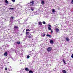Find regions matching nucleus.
Returning <instances> with one entry per match:
<instances>
[{
	"instance_id": "obj_5",
	"label": "nucleus",
	"mask_w": 73,
	"mask_h": 73,
	"mask_svg": "<svg viewBox=\"0 0 73 73\" xmlns=\"http://www.w3.org/2000/svg\"><path fill=\"white\" fill-rule=\"evenodd\" d=\"M27 37L28 38H32V37H33V35H31V34H30Z\"/></svg>"
},
{
	"instance_id": "obj_32",
	"label": "nucleus",
	"mask_w": 73,
	"mask_h": 73,
	"mask_svg": "<svg viewBox=\"0 0 73 73\" xmlns=\"http://www.w3.org/2000/svg\"><path fill=\"white\" fill-rule=\"evenodd\" d=\"M5 70H7V68H5Z\"/></svg>"
},
{
	"instance_id": "obj_6",
	"label": "nucleus",
	"mask_w": 73,
	"mask_h": 73,
	"mask_svg": "<svg viewBox=\"0 0 73 73\" xmlns=\"http://www.w3.org/2000/svg\"><path fill=\"white\" fill-rule=\"evenodd\" d=\"M18 29V26H16L15 25L14 26V31H16V29Z\"/></svg>"
},
{
	"instance_id": "obj_9",
	"label": "nucleus",
	"mask_w": 73,
	"mask_h": 73,
	"mask_svg": "<svg viewBox=\"0 0 73 73\" xmlns=\"http://www.w3.org/2000/svg\"><path fill=\"white\" fill-rule=\"evenodd\" d=\"M50 42L51 44H53V41L52 40H50Z\"/></svg>"
},
{
	"instance_id": "obj_35",
	"label": "nucleus",
	"mask_w": 73,
	"mask_h": 73,
	"mask_svg": "<svg viewBox=\"0 0 73 73\" xmlns=\"http://www.w3.org/2000/svg\"><path fill=\"white\" fill-rule=\"evenodd\" d=\"M8 69H9V68Z\"/></svg>"
},
{
	"instance_id": "obj_2",
	"label": "nucleus",
	"mask_w": 73,
	"mask_h": 73,
	"mask_svg": "<svg viewBox=\"0 0 73 73\" xmlns=\"http://www.w3.org/2000/svg\"><path fill=\"white\" fill-rule=\"evenodd\" d=\"M52 47H49L47 48V52H50L52 50Z\"/></svg>"
},
{
	"instance_id": "obj_23",
	"label": "nucleus",
	"mask_w": 73,
	"mask_h": 73,
	"mask_svg": "<svg viewBox=\"0 0 73 73\" xmlns=\"http://www.w3.org/2000/svg\"><path fill=\"white\" fill-rule=\"evenodd\" d=\"M42 23L44 24H46V23L45 21H43L42 22Z\"/></svg>"
},
{
	"instance_id": "obj_11",
	"label": "nucleus",
	"mask_w": 73,
	"mask_h": 73,
	"mask_svg": "<svg viewBox=\"0 0 73 73\" xmlns=\"http://www.w3.org/2000/svg\"><path fill=\"white\" fill-rule=\"evenodd\" d=\"M47 37H49L50 38H52V36L50 35H46Z\"/></svg>"
},
{
	"instance_id": "obj_4",
	"label": "nucleus",
	"mask_w": 73,
	"mask_h": 73,
	"mask_svg": "<svg viewBox=\"0 0 73 73\" xmlns=\"http://www.w3.org/2000/svg\"><path fill=\"white\" fill-rule=\"evenodd\" d=\"M4 56H5V57H7V56H8V53L7 52H5L4 54Z\"/></svg>"
},
{
	"instance_id": "obj_26",
	"label": "nucleus",
	"mask_w": 73,
	"mask_h": 73,
	"mask_svg": "<svg viewBox=\"0 0 73 73\" xmlns=\"http://www.w3.org/2000/svg\"><path fill=\"white\" fill-rule=\"evenodd\" d=\"M11 19H13V18H14V17H13V16L11 17Z\"/></svg>"
},
{
	"instance_id": "obj_27",
	"label": "nucleus",
	"mask_w": 73,
	"mask_h": 73,
	"mask_svg": "<svg viewBox=\"0 0 73 73\" xmlns=\"http://www.w3.org/2000/svg\"><path fill=\"white\" fill-rule=\"evenodd\" d=\"M51 27V25H48V27Z\"/></svg>"
},
{
	"instance_id": "obj_19",
	"label": "nucleus",
	"mask_w": 73,
	"mask_h": 73,
	"mask_svg": "<svg viewBox=\"0 0 73 73\" xmlns=\"http://www.w3.org/2000/svg\"><path fill=\"white\" fill-rule=\"evenodd\" d=\"M31 9L32 11H34V8H33V7H32Z\"/></svg>"
},
{
	"instance_id": "obj_24",
	"label": "nucleus",
	"mask_w": 73,
	"mask_h": 73,
	"mask_svg": "<svg viewBox=\"0 0 73 73\" xmlns=\"http://www.w3.org/2000/svg\"><path fill=\"white\" fill-rule=\"evenodd\" d=\"M52 12H53H53H55V10H54V9H52Z\"/></svg>"
},
{
	"instance_id": "obj_17",
	"label": "nucleus",
	"mask_w": 73,
	"mask_h": 73,
	"mask_svg": "<svg viewBox=\"0 0 73 73\" xmlns=\"http://www.w3.org/2000/svg\"><path fill=\"white\" fill-rule=\"evenodd\" d=\"M48 29L49 31H50V30H52V29L51 28L49 27H48Z\"/></svg>"
},
{
	"instance_id": "obj_18",
	"label": "nucleus",
	"mask_w": 73,
	"mask_h": 73,
	"mask_svg": "<svg viewBox=\"0 0 73 73\" xmlns=\"http://www.w3.org/2000/svg\"><path fill=\"white\" fill-rule=\"evenodd\" d=\"M5 3H7V4H8V3H9L7 1V0H5Z\"/></svg>"
},
{
	"instance_id": "obj_30",
	"label": "nucleus",
	"mask_w": 73,
	"mask_h": 73,
	"mask_svg": "<svg viewBox=\"0 0 73 73\" xmlns=\"http://www.w3.org/2000/svg\"><path fill=\"white\" fill-rule=\"evenodd\" d=\"M51 32L52 33H53V31L52 30H51Z\"/></svg>"
},
{
	"instance_id": "obj_15",
	"label": "nucleus",
	"mask_w": 73,
	"mask_h": 73,
	"mask_svg": "<svg viewBox=\"0 0 73 73\" xmlns=\"http://www.w3.org/2000/svg\"><path fill=\"white\" fill-rule=\"evenodd\" d=\"M41 4L42 5H44V1H41Z\"/></svg>"
},
{
	"instance_id": "obj_14",
	"label": "nucleus",
	"mask_w": 73,
	"mask_h": 73,
	"mask_svg": "<svg viewBox=\"0 0 73 73\" xmlns=\"http://www.w3.org/2000/svg\"><path fill=\"white\" fill-rule=\"evenodd\" d=\"M62 72L63 73H66V72L64 70H63Z\"/></svg>"
},
{
	"instance_id": "obj_21",
	"label": "nucleus",
	"mask_w": 73,
	"mask_h": 73,
	"mask_svg": "<svg viewBox=\"0 0 73 73\" xmlns=\"http://www.w3.org/2000/svg\"><path fill=\"white\" fill-rule=\"evenodd\" d=\"M29 73H33V71H32L31 70H30L29 71Z\"/></svg>"
},
{
	"instance_id": "obj_16",
	"label": "nucleus",
	"mask_w": 73,
	"mask_h": 73,
	"mask_svg": "<svg viewBox=\"0 0 73 73\" xmlns=\"http://www.w3.org/2000/svg\"><path fill=\"white\" fill-rule=\"evenodd\" d=\"M63 61L64 64H66V62H65V60H64V59H63Z\"/></svg>"
},
{
	"instance_id": "obj_13",
	"label": "nucleus",
	"mask_w": 73,
	"mask_h": 73,
	"mask_svg": "<svg viewBox=\"0 0 73 73\" xmlns=\"http://www.w3.org/2000/svg\"><path fill=\"white\" fill-rule=\"evenodd\" d=\"M41 36H42V37H45V34H41Z\"/></svg>"
},
{
	"instance_id": "obj_34",
	"label": "nucleus",
	"mask_w": 73,
	"mask_h": 73,
	"mask_svg": "<svg viewBox=\"0 0 73 73\" xmlns=\"http://www.w3.org/2000/svg\"><path fill=\"white\" fill-rule=\"evenodd\" d=\"M24 30H25V29H24Z\"/></svg>"
},
{
	"instance_id": "obj_1",
	"label": "nucleus",
	"mask_w": 73,
	"mask_h": 73,
	"mask_svg": "<svg viewBox=\"0 0 73 73\" xmlns=\"http://www.w3.org/2000/svg\"><path fill=\"white\" fill-rule=\"evenodd\" d=\"M30 30L29 29H26V37H27V35H29V32H28V31H30Z\"/></svg>"
},
{
	"instance_id": "obj_25",
	"label": "nucleus",
	"mask_w": 73,
	"mask_h": 73,
	"mask_svg": "<svg viewBox=\"0 0 73 73\" xmlns=\"http://www.w3.org/2000/svg\"><path fill=\"white\" fill-rule=\"evenodd\" d=\"M29 57H30V56L29 55H28L27 56V58H29Z\"/></svg>"
},
{
	"instance_id": "obj_12",
	"label": "nucleus",
	"mask_w": 73,
	"mask_h": 73,
	"mask_svg": "<svg viewBox=\"0 0 73 73\" xmlns=\"http://www.w3.org/2000/svg\"><path fill=\"white\" fill-rule=\"evenodd\" d=\"M25 70H26V71L28 72L29 70V69H28V68H25Z\"/></svg>"
},
{
	"instance_id": "obj_10",
	"label": "nucleus",
	"mask_w": 73,
	"mask_h": 73,
	"mask_svg": "<svg viewBox=\"0 0 73 73\" xmlns=\"http://www.w3.org/2000/svg\"><path fill=\"white\" fill-rule=\"evenodd\" d=\"M55 31L56 32H59V29H58V28H56L55 29Z\"/></svg>"
},
{
	"instance_id": "obj_31",
	"label": "nucleus",
	"mask_w": 73,
	"mask_h": 73,
	"mask_svg": "<svg viewBox=\"0 0 73 73\" xmlns=\"http://www.w3.org/2000/svg\"><path fill=\"white\" fill-rule=\"evenodd\" d=\"M12 68L11 69L10 68L9 69L10 70H9V71H10V70H12Z\"/></svg>"
},
{
	"instance_id": "obj_29",
	"label": "nucleus",
	"mask_w": 73,
	"mask_h": 73,
	"mask_svg": "<svg viewBox=\"0 0 73 73\" xmlns=\"http://www.w3.org/2000/svg\"><path fill=\"white\" fill-rule=\"evenodd\" d=\"M72 58H73V54H72L71 55Z\"/></svg>"
},
{
	"instance_id": "obj_7",
	"label": "nucleus",
	"mask_w": 73,
	"mask_h": 73,
	"mask_svg": "<svg viewBox=\"0 0 73 73\" xmlns=\"http://www.w3.org/2000/svg\"><path fill=\"white\" fill-rule=\"evenodd\" d=\"M38 24L39 25H42V22H38Z\"/></svg>"
},
{
	"instance_id": "obj_3",
	"label": "nucleus",
	"mask_w": 73,
	"mask_h": 73,
	"mask_svg": "<svg viewBox=\"0 0 73 73\" xmlns=\"http://www.w3.org/2000/svg\"><path fill=\"white\" fill-rule=\"evenodd\" d=\"M34 3H35V1H33L31 2L30 3L31 5H30L31 6H32L34 4Z\"/></svg>"
},
{
	"instance_id": "obj_8",
	"label": "nucleus",
	"mask_w": 73,
	"mask_h": 73,
	"mask_svg": "<svg viewBox=\"0 0 73 73\" xmlns=\"http://www.w3.org/2000/svg\"><path fill=\"white\" fill-rule=\"evenodd\" d=\"M66 41H67L69 42V40H70V39L68 37H67L66 38Z\"/></svg>"
},
{
	"instance_id": "obj_33",
	"label": "nucleus",
	"mask_w": 73,
	"mask_h": 73,
	"mask_svg": "<svg viewBox=\"0 0 73 73\" xmlns=\"http://www.w3.org/2000/svg\"><path fill=\"white\" fill-rule=\"evenodd\" d=\"M34 50H35V49H34V50H33V51H34Z\"/></svg>"
},
{
	"instance_id": "obj_28",
	"label": "nucleus",
	"mask_w": 73,
	"mask_h": 73,
	"mask_svg": "<svg viewBox=\"0 0 73 73\" xmlns=\"http://www.w3.org/2000/svg\"><path fill=\"white\" fill-rule=\"evenodd\" d=\"M12 1H13V2H15V0H12Z\"/></svg>"
},
{
	"instance_id": "obj_22",
	"label": "nucleus",
	"mask_w": 73,
	"mask_h": 73,
	"mask_svg": "<svg viewBox=\"0 0 73 73\" xmlns=\"http://www.w3.org/2000/svg\"><path fill=\"white\" fill-rule=\"evenodd\" d=\"M9 9H11V10H13L14 9V8H9Z\"/></svg>"
},
{
	"instance_id": "obj_20",
	"label": "nucleus",
	"mask_w": 73,
	"mask_h": 73,
	"mask_svg": "<svg viewBox=\"0 0 73 73\" xmlns=\"http://www.w3.org/2000/svg\"><path fill=\"white\" fill-rule=\"evenodd\" d=\"M17 44H20V42H17Z\"/></svg>"
}]
</instances>
